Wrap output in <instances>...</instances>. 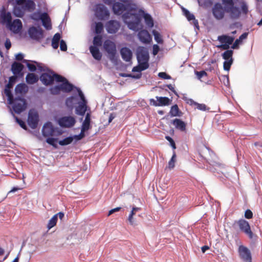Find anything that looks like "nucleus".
Instances as JSON below:
<instances>
[{"instance_id":"nucleus-1","label":"nucleus","mask_w":262,"mask_h":262,"mask_svg":"<svg viewBox=\"0 0 262 262\" xmlns=\"http://www.w3.org/2000/svg\"><path fill=\"white\" fill-rule=\"evenodd\" d=\"M198 154L200 159L199 160L207 163L204 166L199 165L200 167L206 168L213 173H221L225 176L226 172L225 166L215 161L216 156L215 153L210 148L203 145L198 149Z\"/></svg>"},{"instance_id":"nucleus-2","label":"nucleus","mask_w":262,"mask_h":262,"mask_svg":"<svg viewBox=\"0 0 262 262\" xmlns=\"http://www.w3.org/2000/svg\"><path fill=\"white\" fill-rule=\"evenodd\" d=\"M8 103L11 105V111L17 114H19L25 111L27 107L26 100L24 98L19 97L13 99Z\"/></svg>"},{"instance_id":"nucleus-3","label":"nucleus","mask_w":262,"mask_h":262,"mask_svg":"<svg viewBox=\"0 0 262 262\" xmlns=\"http://www.w3.org/2000/svg\"><path fill=\"white\" fill-rule=\"evenodd\" d=\"M64 77L55 73L54 72L49 71L48 72L42 73L40 77V80L42 83L46 85H50L53 83L54 80L56 81H61Z\"/></svg>"},{"instance_id":"nucleus-4","label":"nucleus","mask_w":262,"mask_h":262,"mask_svg":"<svg viewBox=\"0 0 262 262\" xmlns=\"http://www.w3.org/2000/svg\"><path fill=\"white\" fill-rule=\"evenodd\" d=\"M124 4L115 2L113 5V11L115 14L121 15L126 10H133V5L127 1H123Z\"/></svg>"},{"instance_id":"nucleus-5","label":"nucleus","mask_w":262,"mask_h":262,"mask_svg":"<svg viewBox=\"0 0 262 262\" xmlns=\"http://www.w3.org/2000/svg\"><path fill=\"white\" fill-rule=\"evenodd\" d=\"M103 48L107 53L108 57L112 61L115 60V56L116 54V46L114 42L107 39L103 43Z\"/></svg>"},{"instance_id":"nucleus-6","label":"nucleus","mask_w":262,"mask_h":262,"mask_svg":"<svg viewBox=\"0 0 262 262\" xmlns=\"http://www.w3.org/2000/svg\"><path fill=\"white\" fill-rule=\"evenodd\" d=\"M234 40L233 36H229L226 34L220 35L217 37V40L222 44L217 46V47L222 50H227L229 49V46L232 45Z\"/></svg>"},{"instance_id":"nucleus-7","label":"nucleus","mask_w":262,"mask_h":262,"mask_svg":"<svg viewBox=\"0 0 262 262\" xmlns=\"http://www.w3.org/2000/svg\"><path fill=\"white\" fill-rule=\"evenodd\" d=\"M181 10L183 15L185 16L189 23L193 25L195 30H199L200 27L198 20L195 18L194 15L187 10L186 8L181 6Z\"/></svg>"},{"instance_id":"nucleus-8","label":"nucleus","mask_w":262,"mask_h":262,"mask_svg":"<svg viewBox=\"0 0 262 262\" xmlns=\"http://www.w3.org/2000/svg\"><path fill=\"white\" fill-rule=\"evenodd\" d=\"M239 229L247 235L249 238L252 239L254 234L252 232L248 222L244 219H240L237 222Z\"/></svg>"},{"instance_id":"nucleus-9","label":"nucleus","mask_w":262,"mask_h":262,"mask_svg":"<svg viewBox=\"0 0 262 262\" xmlns=\"http://www.w3.org/2000/svg\"><path fill=\"white\" fill-rule=\"evenodd\" d=\"M38 114L34 110H30L28 113L27 122L29 126L32 129L37 127L38 122Z\"/></svg>"},{"instance_id":"nucleus-10","label":"nucleus","mask_w":262,"mask_h":262,"mask_svg":"<svg viewBox=\"0 0 262 262\" xmlns=\"http://www.w3.org/2000/svg\"><path fill=\"white\" fill-rule=\"evenodd\" d=\"M95 15L99 19L104 20L108 17L110 13L103 5L100 4L96 6Z\"/></svg>"},{"instance_id":"nucleus-11","label":"nucleus","mask_w":262,"mask_h":262,"mask_svg":"<svg viewBox=\"0 0 262 262\" xmlns=\"http://www.w3.org/2000/svg\"><path fill=\"white\" fill-rule=\"evenodd\" d=\"M129 13L124 14L123 17L127 18L128 16ZM129 15L133 16L135 18L134 21H126L128 27L134 31H137L139 29V24L141 21L140 17L137 14H129Z\"/></svg>"},{"instance_id":"nucleus-12","label":"nucleus","mask_w":262,"mask_h":262,"mask_svg":"<svg viewBox=\"0 0 262 262\" xmlns=\"http://www.w3.org/2000/svg\"><path fill=\"white\" fill-rule=\"evenodd\" d=\"M225 10L220 3H216L212 7V14L217 20H221L224 17Z\"/></svg>"},{"instance_id":"nucleus-13","label":"nucleus","mask_w":262,"mask_h":262,"mask_svg":"<svg viewBox=\"0 0 262 262\" xmlns=\"http://www.w3.org/2000/svg\"><path fill=\"white\" fill-rule=\"evenodd\" d=\"M238 251L242 259L245 262H252L251 253L247 247L243 245H240L238 247Z\"/></svg>"},{"instance_id":"nucleus-14","label":"nucleus","mask_w":262,"mask_h":262,"mask_svg":"<svg viewBox=\"0 0 262 262\" xmlns=\"http://www.w3.org/2000/svg\"><path fill=\"white\" fill-rule=\"evenodd\" d=\"M58 122L59 125L62 127H71L75 125L76 120L72 116H64L59 118Z\"/></svg>"},{"instance_id":"nucleus-15","label":"nucleus","mask_w":262,"mask_h":262,"mask_svg":"<svg viewBox=\"0 0 262 262\" xmlns=\"http://www.w3.org/2000/svg\"><path fill=\"white\" fill-rule=\"evenodd\" d=\"M16 3L18 5H23V9L28 12H33L36 8L35 2L32 0H16Z\"/></svg>"},{"instance_id":"nucleus-16","label":"nucleus","mask_w":262,"mask_h":262,"mask_svg":"<svg viewBox=\"0 0 262 262\" xmlns=\"http://www.w3.org/2000/svg\"><path fill=\"white\" fill-rule=\"evenodd\" d=\"M56 129L51 122H47L43 126L42 129V135L46 137L54 136L56 135Z\"/></svg>"},{"instance_id":"nucleus-17","label":"nucleus","mask_w":262,"mask_h":262,"mask_svg":"<svg viewBox=\"0 0 262 262\" xmlns=\"http://www.w3.org/2000/svg\"><path fill=\"white\" fill-rule=\"evenodd\" d=\"M157 101L154 99L149 100L150 105L155 106H166L170 104V99L166 97H158L157 96Z\"/></svg>"},{"instance_id":"nucleus-18","label":"nucleus","mask_w":262,"mask_h":262,"mask_svg":"<svg viewBox=\"0 0 262 262\" xmlns=\"http://www.w3.org/2000/svg\"><path fill=\"white\" fill-rule=\"evenodd\" d=\"M28 33L30 37L32 39L39 40L43 36V31L40 28L31 27L29 29Z\"/></svg>"},{"instance_id":"nucleus-19","label":"nucleus","mask_w":262,"mask_h":262,"mask_svg":"<svg viewBox=\"0 0 262 262\" xmlns=\"http://www.w3.org/2000/svg\"><path fill=\"white\" fill-rule=\"evenodd\" d=\"M120 27L118 21L114 20L108 21L106 24V29L108 33L113 34L116 33Z\"/></svg>"},{"instance_id":"nucleus-20","label":"nucleus","mask_w":262,"mask_h":262,"mask_svg":"<svg viewBox=\"0 0 262 262\" xmlns=\"http://www.w3.org/2000/svg\"><path fill=\"white\" fill-rule=\"evenodd\" d=\"M137 58L138 60L141 58L143 59V60L145 61L139 64V66L140 67V68L142 71L148 68L149 64L147 62L148 56L147 53H142V52L139 51L138 53Z\"/></svg>"},{"instance_id":"nucleus-21","label":"nucleus","mask_w":262,"mask_h":262,"mask_svg":"<svg viewBox=\"0 0 262 262\" xmlns=\"http://www.w3.org/2000/svg\"><path fill=\"white\" fill-rule=\"evenodd\" d=\"M24 66L23 64L17 62H14L11 65V71L14 75V76H23L24 74L22 73Z\"/></svg>"},{"instance_id":"nucleus-22","label":"nucleus","mask_w":262,"mask_h":262,"mask_svg":"<svg viewBox=\"0 0 262 262\" xmlns=\"http://www.w3.org/2000/svg\"><path fill=\"white\" fill-rule=\"evenodd\" d=\"M8 27L14 33H18L21 30L23 25L20 19H16L10 23Z\"/></svg>"},{"instance_id":"nucleus-23","label":"nucleus","mask_w":262,"mask_h":262,"mask_svg":"<svg viewBox=\"0 0 262 262\" xmlns=\"http://www.w3.org/2000/svg\"><path fill=\"white\" fill-rule=\"evenodd\" d=\"M140 41L144 43H149L151 40V37L149 32L146 30H140L138 34Z\"/></svg>"},{"instance_id":"nucleus-24","label":"nucleus","mask_w":262,"mask_h":262,"mask_svg":"<svg viewBox=\"0 0 262 262\" xmlns=\"http://www.w3.org/2000/svg\"><path fill=\"white\" fill-rule=\"evenodd\" d=\"M120 54L122 59L126 62L129 61L132 58V52L127 47L122 48L120 50Z\"/></svg>"},{"instance_id":"nucleus-25","label":"nucleus","mask_w":262,"mask_h":262,"mask_svg":"<svg viewBox=\"0 0 262 262\" xmlns=\"http://www.w3.org/2000/svg\"><path fill=\"white\" fill-rule=\"evenodd\" d=\"M40 19H41L43 26L47 29H51V20L47 13H42L40 16Z\"/></svg>"},{"instance_id":"nucleus-26","label":"nucleus","mask_w":262,"mask_h":262,"mask_svg":"<svg viewBox=\"0 0 262 262\" xmlns=\"http://www.w3.org/2000/svg\"><path fill=\"white\" fill-rule=\"evenodd\" d=\"M64 79L62 81H60L62 82L61 84H60V89L61 91L64 92H70L73 89V85L70 83L68 80L64 77Z\"/></svg>"},{"instance_id":"nucleus-27","label":"nucleus","mask_w":262,"mask_h":262,"mask_svg":"<svg viewBox=\"0 0 262 262\" xmlns=\"http://www.w3.org/2000/svg\"><path fill=\"white\" fill-rule=\"evenodd\" d=\"M28 90V86L25 83H19L17 84L15 88L16 94H19L22 95L26 94Z\"/></svg>"},{"instance_id":"nucleus-28","label":"nucleus","mask_w":262,"mask_h":262,"mask_svg":"<svg viewBox=\"0 0 262 262\" xmlns=\"http://www.w3.org/2000/svg\"><path fill=\"white\" fill-rule=\"evenodd\" d=\"M90 51L92 54L93 57L97 60H101L102 58V54L100 53L99 49L97 47L95 46H90Z\"/></svg>"},{"instance_id":"nucleus-29","label":"nucleus","mask_w":262,"mask_h":262,"mask_svg":"<svg viewBox=\"0 0 262 262\" xmlns=\"http://www.w3.org/2000/svg\"><path fill=\"white\" fill-rule=\"evenodd\" d=\"M228 13L230 14V17L232 19H235L239 17L241 11L239 7L234 6L233 8L231 9Z\"/></svg>"},{"instance_id":"nucleus-30","label":"nucleus","mask_w":262,"mask_h":262,"mask_svg":"<svg viewBox=\"0 0 262 262\" xmlns=\"http://www.w3.org/2000/svg\"><path fill=\"white\" fill-rule=\"evenodd\" d=\"M26 80L28 84H33L38 81V77L34 73H28L26 77Z\"/></svg>"},{"instance_id":"nucleus-31","label":"nucleus","mask_w":262,"mask_h":262,"mask_svg":"<svg viewBox=\"0 0 262 262\" xmlns=\"http://www.w3.org/2000/svg\"><path fill=\"white\" fill-rule=\"evenodd\" d=\"M87 110L86 102H81L76 108V113L77 114L83 116Z\"/></svg>"},{"instance_id":"nucleus-32","label":"nucleus","mask_w":262,"mask_h":262,"mask_svg":"<svg viewBox=\"0 0 262 262\" xmlns=\"http://www.w3.org/2000/svg\"><path fill=\"white\" fill-rule=\"evenodd\" d=\"M90 122H91V114L90 113H88L86 114L85 119L82 124L81 128L83 130H88L90 128Z\"/></svg>"},{"instance_id":"nucleus-33","label":"nucleus","mask_w":262,"mask_h":262,"mask_svg":"<svg viewBox=\"0 0 262 262\" xmlns=\"http://www.w3.org/2000/svg\"><path fill=\"white\" fill-rule=\"evenodd\" d=\"M222 4L224 5L223 8L225 10L226 12H229L234 6L233 0H222Z\"/></svg>"},{"instance_id":"nucleus-34","label":"nucleus","mask_w":262,"mask_h":262,"mask_svg":"<svg viewBox=\"0 0 262 262\" xmlns=\"http://www.w3.org/2000/svg\"><path fill=\"white\" fill-rule=\"evenodd\" d=\"M233 51L232 50L227 49L224 52H223L222 54V58L225 60H230L233 61Z\"/></svg>"},{"instance_id":"nucleus-35","label":"nucleus","mask_w":262,"mask_h":262,"mask_svg":"<svg viewBox=\"0 0 262 262\" xmlns=\"http://www.w3.org/2000/svg\"><path fill=\"white\" fill-rule=\"evenodd\" d=\"M60 38L61 36L58 33H56L54 35L52 40V46L54 49H56L58 48Z\"/></svg>"},{"instance_id":"nucleus-36","label":"nucleus","mask_w":262,"mask_h":262,"mask_svg":"<svg viewBox=\"0 0 262 262\" xmlns=\"http://www.w3.org/2000/svg\"><path fill=\"white\" fill-rule=\"evenodd\" d=\"M24 9L19 7H14L13 10L14 15L18 17H23L25 14Z\"/></svg>"},{"instance_id":"nucleus-37","label":"nucleus","mask_w":262,"mask_h":262,"mask_svg":"<svg viewBox=\"0 0 262 262\" xmlns=\"http://www.w3.org/2000/svg\"><path fill=\"white\" fill-rule=\"evenodd\" d=\"M2 18L3 21L8 25L12 22V16L10 12H4L2 14Z\"/></svg>"},{"instance_id":"nucleus-38","label":"nucleus","mask_w":262,"mask_h":262,"mask_svg":"<svg viewBox=\"0 0 262 262\" xmlns=\"http://www.w3.org/2000/svg\"><path fill=\"white\" fill-rule=\"evenodd\" d=\"M144 18L146 25L149 28L154 26V21L151 16L147 13L144 14Z\"/></svg>"},{"instance_id":"nucleus-39","label":"nucleus","mask_w":262,"mask_h":262,"mask_svg":"<svg viewBox=\"0 0 262 262\" xmlns=\"http://www.w3.org/2000/svg\"><path fill=\"white\" fill-rule=\"evenodd\" d=\"M102 43V37L101 35H98L95 36L93 39V44L95 47H100Z\"/></svg>"},{"instance_id":"nucleus-40","label":"nucleus","mask_w":262,"mask_h":262,"mask_svg":"<svg viewBox=\"0 0 262 262\" xmlns=\"http://www.w3.org/2000/svg\"><path fill=\"white\" fill-rule=\"evenodd\" d=\"M11 89L12 88L6 86L4 90V94L8 97V102L12 101V99H14L13 94L11 91Z\"/></svg>"},{"instance_id":"nucleus-41","label":"nucleus","mask_w":262,"mask_h":262,"mask_svg":"<svg viewBox=\"0 0 262 262\" xmlns=\"http://www.w3.org/2000/svg\"><path fill=\"white\" fill-rule=\"evenodd\" d=\"M57 219L56 215H54L49 220L47 225V228L49 230L54 227L57 223Z\"/></svg>"},{"instance_id":"nucleus-42","label":"nucleus","mask_w":262,"mask_h":262,"mask_svg":"<svg viewBox=\"0 0 262 262\" xmlns=\"http://www.w3.org/2000/svg\"><path fill=\"white\" fill-rule=\"evenodd\" d=\"M188 152V145L185 143L181 145V155L184 156L185 158H189Z\"/></svg>"},{"instance_id":"nucleus-43","label":"nucleus","mask_w":262,"mask_h":262,"mask_svg":"<svg viewBox=\"0 0 262 262\" xmlns=\"http://www.w3.org/2000/svg\"><path fill=\"white\" fill-rule=\"evenodd\" d=\"M179 108L178 105L175 104L173 105L170 109L169 114L172 117H176L179 115Z\"/></svg>"},{"instance_id":"nucleus-44","label":"nucleus","mask_w":262,"mask_h":262,"mask_svg":"<svg viewBox=\"0 0 262 262\" xmlns=\"http://www.w3.org/2000/svg\"><path fill=\"white\" fill-rule=\"evenodd\" d=\"M176 154L175 151H173L172 157L168 162L167 168H169V169H171L174 168V164L176 161Z\"/></svg>"},{"instance_id":"nucleus-45","label":"nucleus","mask_w":262,"mask_h":262,"mask_svg":"<svg viewBox=\"0 0 262 262\" xmlns=\"http://www.w3.org/2000/svg\"><path fill=\"white\" fill-rule=\"evenodd\" d=\"M74 138L73 137H69L64 138V139L59 141V144L60 145H67L71 144L73 141Z\"/></svg>"},{"instance_id":"nucleus-46","label":"nucleus","mask_w":262,"mask_h":262,"mask_svg":"<svg viewBox=\"0 0 262 262\" xmlns=\"http://www.w3.org/2000/svg\"><path fill=\"white\" fill-rule=\"evenodd\" d=\"M103 31V25L101 22L96 23L95 32L97 34H101Z\"/></svg>"},{"instance_id":"nucleus-47","label":"nucleus","mask_w":262,"mask_h":262,"mask_svg":"<svg viewBox=\"0 0 262 262\" xmlns=\"http://www.w3.org/2000/svg\"><path fill=\"white\" fill-rule=\"evenodd\" d=\"M193 105L196 106V108L200 111H206L209 110V108L207 107L206 105L204 103H199L195 101Z\"/></svg>"},{"instance_id":"nucleus-48","label":"nucleus","mask_w":262,"mask_h":262,"mask_svg":"<svg viewBox=\"0 0 262 262\" xmlns=\"http://www.w3.org/2000/svg\"><path fill=\"white\" fill-rule=\"evenodd\" d=\"M233 63V61H232L231 59L225 60L223 62L224 70L226 71H229Z\"/></svg>"},{"instance_id":"nucleus-49","label":"nucleus","mask_w":262,"mask_h":262,"mask_svg":"<svg viewBox=\"0 0 262 262\" xmlns=\"http://www.w3.org/2000/svg\"><path fill=\"white\" fill-rule=\"evenodd\" d=\"M220 80L223 82L225 86L230 88V85L228 75H222V78Z\"/></svg>"},{"instance_id":"nucleus-50","label":"nucleus","mask_w":262,"mask_h":262,"mask_svg":"<svg viewBox=\"0 0 262 262\" xmlns=\"http://www.w3.org/2000/svg\"><path fill=\"white\" fill-rule=\"evenodd\" d=\"M153 35H154L155 40L158 43H162L163 42V40L162 39L161 36L158 32L156 31H153Z\"/></svg>"},{"instance_id":"nucleus-51","label":"nucleus","mask_w":262,"mask_h":262,"mask_svg":"<svg viewBox=\"0 0 262 262\" xmlns=\"http://www.w3.org/2000/svg\"><path fill=\"white\" fill-rule=\"evenodd\" d=\"M17 78V77L16 76H12L10 77L9 79V82L6 86L12 88Z\"/></svg>"},{"instance_id":"nucleus-52","label":"nucleus","mask_w":262,"mask_h":262,"mask_svg":"<svg viewBox=\"0 0 262 262\" xmlns=\"http://www.w3.org/2000/svg\"><path fill=\"white\" fill-rule=\"evenodd\" d=\"M23 62L26 63L27 66L29 69V70L31 72H35L36 70V67L34 64H31L29 62V61L26 59L23 60Z\"/></svg>"},{"instance_id":"nucleus-53","label":"nucleus","mask_w":262,"mask_h":262,"mask_svg":"<svg viewBox=\"0 0 262 262\" xmlns=\"http://www.w3.org/2000/svg\"><path fill=\"white\" fill-rule=\"evenodd\" d=\"M61 91L60 85H56L50 89L51 93L53 95L59 94Z\"/></svg>"},{"instance_id":"nucleus-54","label":"nucleus","mask_w":262,"mask_h":262,"mask_svg":"<svg viewBox=\"0 0 262 262\" xmlns=\"http://www.w3.org/2000/svg\"><path fill=\"white\" fill-rule=\"evenodd\" d=\"M194 73L196 75L197 78L200 80H201V79L203 77L205 76H206L207 75V73L204 70L200 71H194Z\"/></svg>"},{"instance_id":"nucleus-55","label":"nucleus","mask_w":262,"mask_h":262,"mask_svg":"<svg viewBox=\"0 0 262 262\" xmlns=\"http://www.w3.org/2000/svg\"><path fill=\"white\" fill-rule=\"evenodd\" d=\"M13 116H14L16 121L18 123L20 127H22L25 130H27V127L26 125L25 122L22 120L19 119L18 117L15 116L14 114Z\"/></svg>"},{"instance_id":"nucleus-56","label":"nucleus","mask_w":262,"mask_h":262,"mask_svg":"<svg viewBox=\"0 0 262 262\" xmlns=\"http://www.w3.org/2000/svg\"><path fill=\"white\" fill-rule=\"evenodd\" d=\"M182 199H183V200H181V202H183L184 203L183 210L186 211L188 208L187 205L188 204L189 200L187 198L184 196H181V200Z\"/></svg>"},{"instance_id":"nucleus-57","label":"nucleus","mask_w":262,"mask_h":262,"mask_svg":"<svg viewBox=\"0 0 262 262\" xmlns=\"http://www.w3.org/2000/svg\"><path fill=\"white\" fill-rule=\"evenodd\" d=\"M57 139L53 138H48L46 140L47 143L49 144L52 145L54 147H56V142H57Z\"/></svg>"},{"instance_id":"nucleus-58","label":"nucleus","mask_w":262,"mask_h":262,"mask_svg":"<svg viewBox=\"0 0 262 262\" xmlns=\"http://www.w3.org/2000/svg\"><path fill=\"white\" fill-rule=\"evenodd\" d=\"M181 98L183 99L186 102V103L191 106L193 105L195 102V101L193 100H192L191 98H187L184 94L183 95V97Z\"/></svg>"},{"instance_id":"nucleus-59","label":"nucleus","mask_w":262,"mask_h":262,"mask_svg":"<svg viewBox=\"0 0 262 262\" xmlns=\"http://www.w3.org/2000/svg\"><path fill=\"white\" fill-rule=\"evenodd\" d=\"M244 216L247 219H251L253 216V212L251 210L248 209L245 212Z\"/></svg>"},{"instance_id":"nucleus-60","label":"nucleus","mask_w":262,"mask_h":262,"mask_svg":"<svg viewBox=\"0 0 262 262\" xmlns=\"http://www.w3.org/2000/svg\"><path fill=\"white\" fill-rule=\"evenodd\" d=\"M165 139L169 142L170 146L172 147L173 149H175L176 148V146L174 140L169 136H166L165 137Z\"/></svg>"},{"instance_id":"nucleus-61","label":"nucleus","mask_w":262,"mask_h":262,"mask_svg":"<svg viewBox=\"0 0 262 262\" xmlns=\"http://www.w3.org/2000/svg\"><path fill=\"white\" fill-rule=\"evenodd\" d=\"M85 131V130H83V129L81 128L80 133L78 135H75L74 138L77 140H81L85 136L84 132Z\"/></svg>"},{"instance_id":"nucleus-62","label":"nucleus","mask_w":262,"mask_h":262,"mask_svg":"<svg viewBox=\"0 0 262 262\" xmlns=\"http://www.w3.org/2000/svg\"><path fill=\"white\" fill-rule=\"evenodd\" d=\"M158 76L161 78H162L164 79H169L171 78V77L165 72H160L158 74Z\"/></svg>"},{"instance_id":"nucleus-63","label":"nucleus","mask_w":262,"mask_h":262,"mask_svg":"<svg viewBox=\"0 0 262 262\" xmlns=\"http://www.w3.org/2000/svg\"><path fill=\"white\" fill-rule=\"evenodd\" d=\"M242 42L238 40V39H236L234 43L231 46V48L232 49H237L239 48V45L241 44Z\"/></svg>"},{"instance_id":"nucleus-64","label":"nucleus","mask_w":262,"mask_h":262,"mask_svg":"<svg viewBox=\"0 0 262 262\" xmlns=\"http://www.w3.org/2000/svg\"><path fill=\"white\" fill-rule=\"evenodd\" d=\"M60 49L62 51H66L67 50V44L63 40L60 41Z\"/></svg>"}]
</instances>
